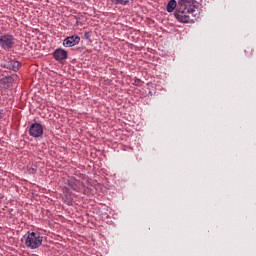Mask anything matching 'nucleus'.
<instances>
[{"instance_id": "obj_1", "label": "nucleus", "mask_w": 256, "mask_h": 256, "mask_svg": "<svg viewBox=\"0 0 256 256\" xmlns=\"http://www.w3.org/2000/svg\"><path fill=\"white\" fill-rule=\"evenodd\" d=\"M197 8L191 0H179L175 17L180 23H189L191 17L197 16Z\"/></svg>"}, {"instance_id": "obj_2", "label": "nucleus", "mask_w": 256, "mask_h": 256, "mask_svg": "<svg viewBox=\"0 0 256 256\" xmlns=\"http://www.w3.org/2000/svg\"><path fill=\"white\" fill-rule=\"evenodd\" d=\"M24 239L28 249H39L43 245V236L40 232H28Z\"/></svg>"}, {"instance_id": "obj_3", "label": "nucleus", "mask_w": 256, "mask_h": 256, "mask_svg": "<svg viewBox=\"0 0 256 256\" xmlns=\"http://www.w3.org/2000/svg\"><path fill=\"white\" fill-rule=\"evenodd\" d=\"M15 46V37L11 34H2L0 36V47L4 51H9Z\"/></svg>"}, {"instance_id": "obj_4", "label": "nucleus", "mask_w": 256, "mask_h": 256, "mask_svg": "<svg viewBox=\"0 0 256 256\" xmlns=\"http://www.w3.org/2000/svg\"><path fill=\"white\" fill-rule=\"evenodd\" d=\"M1 67H4V69H9L10 71H19L21 69V64L17 60H13L9 58V56H4Z\"/></svg>"}, {"instance_id": "obj_5", "label": "nucleus", "mask_w": 256, "mask_h": 256, "mask_svg": "<svg viewBox=\"0 0 256 256\" xmlns=\"http://www.w3.org/2000/svg\"><path fill=\"white\" fill-rule=\"evenodd\" d=\"M29 135L35 138L43 137V125L39 123L31 124L29 128Z\"/></svg>"}, {"instance_id": "obj_6", "label": "nucleus", "mask_w": 256, "mask_h": 256, "mask_svg": "<svg viewBox=\"0 0 256 256\" xmlns=\"http://www.w3.org/2000/svg\"><path fill=\"white\" fill-rule=\"evenodd\" d=\"M81 41V37L77 35H72L64 39L63 45L64 47H75V45H79Z\"/></svg>"}, {"instance_id": "obj_7", "label": "nucleus", "mask_w": 256, "mask_h": 256, "mask_svg": "<svg viewBox=\"0 0 256 256\" xmlns=\"http://www.w3.org/2000/svg\"><path fill=\"white\" fill-rule=\"evenodd\" d=\"M53 57L56 61H65L67 59L68 54L63 48H58L54 51Z\"/></svg>"}, {"instance_id": "obj_8", "label": "nucleus", "mask_w": 256, "mask_h": 256, "mask_svg": "<svg viewBox=\"0 0 256 256\" xmlns=\"http://www.w3.org/2000/svg\"><path fill=\"white\" fill-rule=\"evenodd\" d=\"M177 9V1L175 0H170L166 6V10L168 13H173Z\"/></svg>"}, {"instance_id": "obj_9", "label": "nucleus", "mask_w": 256, "mask_h": 256, "mask_svg": "<svg viewBox=\"0 0 256 256\" xmlns=\"http://www.w3.org/2000/svg\"><path fill=\"white\" fill-rule=\"evenodd\" d=\"M68 185L73 191H81V182L79 181H68Z\"/></svg>"}, {"instance_id": "obj_10", "label": "nucleus", "mask_w": 256, "mask_h": 256, "mask_svg": "<svg viewBox=\"0 0 256 256\" xmlns=\"http://www.w3.org/2000/svg\"><path fill=\"white\" fill-rule=\"evenodd\" d=\"M114 5H129L130 1L133 0H111Z\"/></svg>"}, {"instance_id": "obj_11", "label": "nucleus", "mask_w": 256, "mask_h": 256, "mask_svg": "<svg viewBox=\"0 0 256 256\" xmlns=\"http://www.w3.org/2000/svg\"><path fill=\"white\" fill-rule=\"evenodd\" d=\"M3 117H5V115L3 114V110H0V121L1 119H3Z\"/></svg>"}, {"instance_id": "obj_12", "label": "nucleus", "mask_w": 256, "mask_h": 256, "mask_svg": "<svg viewBox=\"0 0 256 256\" xmlns=\"http://www.w3.org/2000/svg\"><path fill=\"white\" fill-rule=\"evenodd\" d=\"M136 83H141V80H137Z\"/></svg>"}]
</instances>
